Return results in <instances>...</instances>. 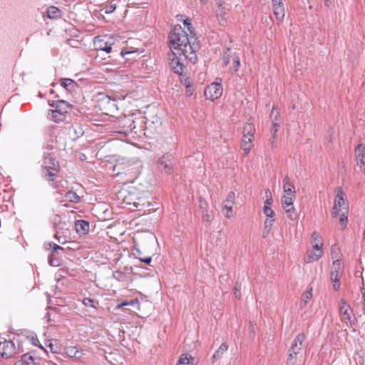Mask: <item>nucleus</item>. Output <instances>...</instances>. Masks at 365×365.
I'll return each mask as SVG.
<instances>
[{
  "instance_id": "f257e3e1",
  "label": "nucleus",
  "mask_w": 365,
  "mask_h": 365,
  "mask_svg": "<svg viewBox=\"0 0 365 365\" xmlns=\"http://www.w3.org/2000/svg\"><path fill=\"white\" fill-rule=\"evenodd\" d=\"M190 35L180 25H175L169 35L170 51L182 53V56L192 63H195L197 46L191 43Z\"/></svg>"
},
{
  "instance_id": "f03ea898",
  "label": "nucleus",
  "mask_w": 365,
  "mask_h": 365,
  "mask_svg": "<svg viewBox=\"0 0 365 365\" xmlns=\"http://www.w3.org/2000/svg\"><path fill=\"white\" fill-rule=\"evenodd\" d=\"M50 106L53 109L48 113V118L56 123H61L66 120V118L71 109V104L63 100L52 101Z\"/></svg>"
},
{
  "instance_id": "7ed1b4c3",
  "label": "nucleus",
  "mask_w": 365,
  "mask_h": 365,
  "mask_svg": "<svg viewBox=\"0 0 365 365\" xmlns=\"http://www.w3.org/2000/svg\"><path fill=\"white\" fill-rule=\"evenodd\" d=\"M335 199L334 202V207L332 209V217H336L339 214V212H346L348 210V205L346 201L344 199L345 194L342 190V188L340 187H337L335 189Z\"/></svg>"
},
{
  "instance_id": "20e7f679",
  "label": "nucleus",
  "mask_w": 365,
  "mask_h": 365,
  "mask_svg": "<svg viewBox=\"0 0 365 365\" xmlns=\"http://www.w3.org/2000/svg\"><path fill=\"white\" fill-rule=\"evenodd\" d=\"M43 168L46 170L45 178L48 180H53L56 173L58 170L59 166L56 159L51 155L48 154L44 157Z\"/></svg>"
},
{
  "instance_id": "39448f33",
  "label": "nucleus",
  "mask_w": 365,
  "mask_h": 365,
  "mask_svg": "<svg viewBox=\"0 0 365 365\" xmlns=\"http://www.w3.org/2000/svg\"><path fill=\"white\" fill-rule=\"evenodd\" d=\"M305 335L303 333L299 334L295 337L289 350L290 352L287 359V365H294L295 364V357L301 351Z\"/></svg>"
},
{
  "instance_id": "423d86ee",
  "label": "nucleus",
  "mask_w": 365,
  "mask_h": 365,
  "mask_svg": "<svg viewBox=\"0 0 365 365\" xmlns=\"http://www.w3.org/2000/svg\"><path fill=\"white\" fill-rule=\"evenodd\" d=\"M283 192L282 203L294 202L296 198L295 187L288 176L283 179Z\"/></svg>"
},
{
  "instance_id": "0eeeda50",
  "label": "nucleus",
  "mask_w": 365,
  "mask_h": 365,
  "mask_svg": "<svg viewBox=\"0 0 365 365\" xmlns=\"http://www.w3.org/2000/svg\"><path fill=\"white\" fill-rule=\"evenodd\" d=\"M339 313L340 316L341 321L344 323L347 324L348 322L350 324L354 323V314L353 311L348 304L346 300L344 298L341 299L340 304L339 305Z\"/></svg>"
},
{
  "instance_id": "6e6552de",
  "label": "nucleus",
  "mask_w": 365,
  "mask_h": 365,
  "mask_svg": "<svg viewBox=\"0 0 365 365\" xmlns=\"http://www.w3.org/2000/svg\"><path fill=\"white\" fill-rule=\"evenodd\" d=\"M16 353L14 343L0 336V356L8 359L14 356Z\"/></svg>"
},
{
  "instance_id": "1a4fd4ad",
  "label": "nucleus",
  "mask_w": 365,
  "mask_h": 365,
  "mask_svg": "<svg viewBox=\"0 0 365 365\" xmlns=\"http://www.w3.org/2000/svg\"><path fill=\"white\" fill-rule=\"evenodd\" d=\"M224 63L225 65L230 64V69L236 72L240 66V53L228 48L224 54Z\"/></svg>"
},
{
  "instance_id": "9d476101",
  "label": "nucleus",
  "mask_w": 365,
  "mask_h": 365,
  "mask_svg": "<svg viewBox=\"0 0 365 365\" xmlns=\"http://www.w3.org/2000/svg\"><path fill=\"white\" fill-rule=\"evenodd\" d=\"M55 235L54 237L61 244H64L66 242V236L68 230V224L65 221L60 220L57 222L56 220L54 223Z\"/></svg>"
},
{
  "instance_id": "9b49d317",
  "label": "nucleus",
  "mask_w": 365,
  "mask_h": 365,
  "mask_svg": "<svg viewBox=\"0 0 365 365\" xmlns=\"http://www.w3.org/2000/svg\"><path fill=\"white\" fill-rule=\"evenodd\" d=\"M182 56V53L173 52V51H170V53H168V61L170 68L176 73L181 74L183 71V64L180 62V56Z\"/></svg>"
},
{
  "instance_id": "f8f14e48",
  "label": "nucleus",
  "mask_w": 365,
  "mask_h": 365,
  "mask_svg": "<svg viewBox=\"0 0 365 365\" xmlns=\"http://www.w3.org/2000/svg\"><path fill=\"white\" fill-rule=\"evenodd\" d=\"M222 87L220 83L215 82L207 86L205 90V96L207 99L214 101L221 96Z\"/></svg>"
},
{
  "instance_id": "ddd939ff",
  "label": "nucleus",
  "mask_w": 365,
  "mask_h": 365,
  "mask_svg": "<svg viewBox=\"0 0 365 365\" xmlns=\"http://www.w3.org/2000/svg\"><path fill=\"white\" fill-rule=\"evenodd\" d=\"M95 49L109 53L112 48V43L107 40L106 36L95 37L93 41Z\"/></svg>"
},
{
  "instance_id": "4468645a",
  "label": "nucleus",
  "mask_w": 365,
  "mask_h": 365,
  "mask_svg": "<svg viewBox=\"0 0 365 365\" xmlns=\"http://www.w3.org/2000/svg\"><path fill=\"white\" fill-rule=\"evenodd\" d=\"M323 253V246L313 245L312 249L307 251V262L310 263L319 260Z\"/></svg>"
},
{
  "instance_id": "2eb2a0df",
  "label": "nucleus",
  "mask_w": 365,
  "mask_h": 365,
  "mask_svg": "<svg viewBox=\"0 0 365 365\" xmlns=\"http://www.w3.org/2000/svg\"><path fill=\"white\" fill-rule=\"evenodd\" d=\"M235 203V193L230 192L224 202L222 212L227 217L232 216V206Z\"/></svg>"
},
{
  "instance_id": "dca6fc26",
  "label": "nucleus",
  "mask_w": 365,
  "mask_h": 365,
  "mask_svg": "<svg viewBox=\"0 0 365 365\" xmlns=\"http://www.w3.org/2000/svg\"><path fill=\"white\" fill-rule=\"evenodd\" d=\"M158 168L166 173H170L173 170V166L170 156L163 155L158 160Z\"/></svg>"
},
{
  "instance_id": "f3484780",
  "label": "nucleus",
  "mask_w": 365,
  "mask_h": 365,
  "mask_svg": "<svg viewBox=\"0 0 365 365\" xmlns=\"http://www.w3.org/2000/svg\"><path fill=\"white\" fill-rule=\"evenodd\" d=\"M357 163L361 170L365 173V145H359L356 148Z\"/></svg>"
},
{
  "instance_id": "a211bd4d",
  "label": "nucleus",
  "mask_w": 365,
  "mask_h": 365,
  "mask_svg": "<svg viewBox=\"0 0 365 365\" xmlns=\"http://www.w3.org/2000/svg\"><path fill=\"white\" fill-rule=\"evenodd\" d=\"M293 203L294 202L282 203V205L286 212L287 217L291 220H296L297 219V213Z\"/></svg>"
},
{
  "instance_id": "6ab92c4d",
  "label": "nucleus",
  "mask_w": 365,
  "mask_h": 365,
  "mask_svg": "<svg viewBox=\"0 0 365 365\" xmlns=\"http://www.w3.org/2000/svg\"><path fill=\"white\" fill-rule=\"evenodd\" d=\"M75 229L80 235H85L89 231V223L85 220H77L75 222Z\"/></svg>"
},
{
  "instance_id": "aec40b11",
  "label": "nucleus",
  "mask_w": 365,
  "mask_h": 365,
  "mask_svg": "<svg viewBox=\"0 0 365 365\" xmlns=\"http://www.w3.org/2000/svg\"><path fill=\"white\" fill-rule=\"evenodd\" d=\"M272 4H273V12H274V16H276V18L278 20H279V21L283 20L284 15H285V11H284V6L282 4V1H279V2H272Z\"/></svg>"
},
{
  "instance_id": "412c9836",
  "label": "nucleus",
  "mask_w": 365,
  "mask_h": 365,
  "mask_svg": "<svg viewBox=\"0 0 365 365\" xmlns=\"http://www.w3.org/2000/svg\"><path fill=\"white\" fill-rule=\"evenodd\" d=\"M21 359L27 365H38L40 363V359L30 353L24 354Z\"/></svg>"
},
{
  "instance_id": "4be33fe9",
  "label": "nucleus",
  "mask_w": 365,
  "mask_h": 365,
  "mask_svg": "<svg viewBox=\"0 0 365 365\" xmlns=\"http://www.w3.org/2000/svg\"><path fill=\"white\" fill-rule=\"evenodd\" d=\"M228 345L227 343H222L217 350L215 351L212 356V363H215L217 360L220 359L223 354L227 350Z\"/></svg>"
},
{
  "instance_id": "5701e85b",
  "label": "nucleus",
  "mask_w": 365,
  "mask_h": 365,
  "mask_svg": "<svg viewBox=\"0 0 365 365\" xmlns=\"http://www.w3.org/2000/svg\"><path fill=\"white\" fill-rule=\"evenodd\" d=\"M253 137L242 135V148L245 155L248 154L252 146Z\"/></svg>"
},
{
  "instance_id": "b1692460",
  "label": "nucleus",
  "mask_w": 365,
  "mask_h": 365,
  "mask_svg": "<svg viewBox=\"0 0 365 365\" xmlns=\"http://www.w3.org/2000/svg\"><path fill=\"white\" fill-rule=\"evenodd\" d=\"M83 133L82 128L78 125H72L69 128L68 135L71 138L76 140L81 136Z\"/></svg>"
},
{
  "instance_id": "393cba45",
  "label": "nucleus",
  "mask_w": 365,
  "mask_h": 365,
  "mask_svg": "<svg viewBox=\"0 0 365 365\" xmlns=\"http://www.w3.org/2000/svg\"><path fill=\"white\" fill-rule=\"evenodd\" d=\"M272 203V197L266 199L264 202V205L263 207V212L266 215L267 217H274V212L271 208V205Z\"/></svg>"
},
{
  "instance_id": "a878e982",
  "label": "nucleus",
  "mask_w": 365,
  "mask_h": 365,
  "mask_svg": "<svg viewBox=\"0 0 365 365\" xmlns=\"http://www.w3.org/2000/svg\"><path fill=\"white\" fill-rule=\"evenodd\" d=\"M66 354L69 357L81 359L83 353L82 350L78 349L76 346H68L66 349Z\"/></svg>"
},
{
  "instance_id": "bb28decb",
  "label": "nucleus",
  "mask_w": 365,
  "mask_h": 365,
  "mask_svg": "<svg viewBox=\"0 0 365 365\" xmlns=\"http://www.w3.org/2000/svg\"><path fill=\"white\" fill-rule=\"evenodd\" d=\"M61 85L68 91H72L77 87L76 83L71 78L61 79Z\"/></svg>"
},
{
  "instance_id": "cd10ccee",
  "label": "nucleus",
  "mask_w": 365,
  "mask_h": 365,
  "mask_svg": "<svg viewBox=\"0 0 365 365\" xmlns=\"http://www.w3.org/2000/svg\"><path fill=\"white\" fill-rule=\"evenodd\" d=\"M194 363V358L187 354H182L178 359V364L176 365H186L192 364Z\"/></svg>"
},
{
  "instance_id": "c85d7f7f",
  "label": "nucleus",
  "mask_w": 365,
  "mask_h": 365,
  "mask_svg": "<svg viewBox=\"0 0 365 365\" xmlns=\"http://www.w3.org/2000/svg\"><path fill=\"white\" fill-rule=\"evenodd\" d=\"M274 222V217H267L264 224V229H263V237H266L267 235L269 233L272 226L273 225V222Z\"/></svg>"
},
{
  "instance_id": "c756f323",
  "label": "nucleus",
  "mask_w": 365,
  "mask_h": 365,
  "mask_svg": "<svg viewBox=\"0 0 365 365\" xmlns=\"http://www.w3.org/2000/svg\"><path fill=\"white\" fill-rule=\"evenodd\" d=\"M340 267V262L339 261H336L333 263V269L331 272V279L332 280V282H339V275L338 269H339Z\"/></svg>"
},
{
  "instance_id": "7c9ffc66",
  "label": "nucleus",
  "mask_w": 365,
  "mask_h": 365,
  "mask_svg": "<svg viewBox=\"0 0 365 365\" xmlns=\"http://www.w3.org/2000/svg\"><path fill=\"white\" fill-rule=\"evenodd\" d=\"M255 127L252 123H246L243 128L242 134L245 136L253 137Z\"/></svg>"
},
{
  "instance_id": "2f4dec72",
  "label": "nucleus",
  "mask_w": 365,
  "mask_h": 365,
  "mask_svg": "<svg viewBox=\"0 0 365 365\" xmlns=\"http://www.w3.org/2000/svg\"><path fill=\"white\" fill-rule=\"evenodd\" d=\"M312 288H309L302 296V302H301L302 306L305 307L307 304L308 302L312 299Z\"/></svg>"
},
{
  "instance_id": "473e14b6",
  "label": "nucleus",
  "mask_w": 365,
  "mask_h": 365,
  "mask_svg": "<svg viewBox=\"0 0 365 365\" xmlns=\"http://www.w3.org/2000/svg\"><path fill=\"white\" fill-rule=\"evenodd\" d=\"M66 199L71 202L78 203L80 202V197L74 192L69 191L65 195Z\"/></svg>"
},
{
  "instance_id": "72a5a7b5",
  "label": "nucleus",
  "mask_w": 365,
  "mask_h": 365,
  "mask_svg": "<svg viewBox=\"0 0 365 365\" xmlns=\"http://www.w3.org/2000/svg\"><path fill=\"white\" fill-rule=\"evenodd\" d=\"M312 243L313 245H317L319 246H323L322 237L317 232H314L311 236Z\"/></svg>"
},
{
  "instance_id": "f704fd0d",
  "label": "nucleus",
  "mask_w": 365,
  "mask_h": 365,
  "mask_svg": "<svg viewBox=\"0 0 365 365\" xmlns=\"http://www.w3.org/2000/svg\"><path fill=\"white\" fill-rule=\"evenodd\" d=\"M60 10L55 6H50L47 9V16L50 19H56L58 16Z\"/></svg>"
},
{
  "instance_id": "c9c22d12",
  "label": "nucleus",
  "mask_w": 365,
  "mask_h": 365,
  "mask_svg": "<svg viewBox=\"0 0 365 365\" xmlns=\"http://www.w3.org/2000/svg\"><path fill=\"white\" fill-rule=\"evenodd\" d=\"M216 4L217 5V9H216V14L217 16H223L226 12L225 11L224 1L223 0H215Z\"/></svg>"
},
{
  "instance_id": "e433bc0d",
  "label": "nucleus",
  "mask_w": 365,
  "mask_h": 365,
  "mask_svg": "<svg viewBox=\"0 0 365 365\" xmlns=\"http://www.w3.org/2000/svg\"><path fill=\"white\" fill-rule=\"evenodd\" d=\"M347 215H348V210H346V212H344L343 211L339 212V214L338 215V216L339 217V220H340L341 225V230H344L346 225V222L348 221Z\"/></svg>"
},
{
  "instance_id": "4c0bfd02",
  "label": "nucleus",
  "mask_w": 365,
  "mask_h": 365,
  "mask_svg": "<svg viewBox=\"0 0 365 365\" xmlns=\"http://www.w3.org/2000/svg\"><path fill=\"white\" fill-rule=\"evenodd\" d=\"M272 125V127L271 128V133L272 134V137L273 140H275L277 138L276 133L278 131V129L279 128V122L273 120Z\"/></svg>"
},
{
  "instance_id": "58836bf2",
  "label": "nucleus",
  "mask_w": 365,
  "mask_h": 365,
  "mask_svg": "<svg viewBox=\"0 0 365 365\" xmlns=\"http://www.w3.org/2000/svg\"><path fill=\"white\" fill-rule=\"evenodd\" d=\"M183 24L185 28H186L187 31L189 32L188 34L190 35L191 38H194V33L193 31L192 30V27L191 25L190 19H185L183 22Z\"/></svg>"
},
{
  "instance_id": "ea45409f",
  "label": "nucleus",
  "mask_w": 365,
  "mask_h": 365,
  "mask_svg": "<svg viewBox=\"0 0 365 365\" xmlns=\"http://www.w3.org/2000/svg\"><path fill=\"white\" fill-rule=\"evenodd\" d=\"M48 346L52 353L57 354L59 352V347L56 341H54V343L51 341H49V344Z\"/></svg>"
},
{
  "instance_id": "a19ab883",
  "label": "nucleus",
  "mask_w": 365,
  "mask_h": 365,
  "mask_svg": "<svg viewBox=\"0 0 365 365\" xmlns=\"http://www.w3.org/2000/svg\"><path fill=\"white\" fill-rule=\"evenodd\" d=\"M83 304L86 306V307H93L95 308V302L90 299V298H84L83 300Z\"/></svg>"
},
{
  "instance_id": "79ce46f5",
  "label": "nucleus",
  "mask_w": 365,
  "mask_h": 365,
  "mask_svg": "<svg viewBox=\"0 0 365 365\" xmlns=\"http://www.w3.org/2000/svg\"><path fill=\"white\" fill-rule=\"evenodd\" d=\"M271 118H272V122H273V120H275V121H279L280 123L279 118V113H278V111L275 110L274 107L272 108V110L271 113Z\"/></svg>"
},
{
  "instance_id": "37998d69",
  "label": "nucleus",
  "mask_w": 365,
  "mask_h": 365,
  "mask_svg": "<svg viewBox=\"0 0 365 365\" xmlns=\"http://www.w3.org/2000/svg\"><path fill=\"white\" fill-rule=\"evenodd\" d=\"M203 220L210 222L213 220V215L212 214L208 213L207 211L203 212L202 215Z\"/></svg>"
},
{
  "instance_id": "c03bdc74",
  "label": "nucleus",
  "mask_w": 365,
  "mask_h": 365,
  "mask_svg": "<svg viewBox=\"0 0 365 365\" xmlns=\"http://www.w3.org/2000/svg\"><path fill=\"white\" fill-rule=\"evenodd\" d=\"M31 343H32L34 345H35V346H37L40 347L41 349H43L46 352L47 351H46V349H44V348H43V347L40 344L39 341H38V338H37V337H34V336L31 337Z\"/></svg>"
},
{
  "instance_id": "a18cd8bd",
  "label": "nucleus",
  "mask_w": 365,
  "mask_h": 365,
  "mask_svg": "<svg viewBox=\"0 0 365 365\" xmlns=\"http://www.w3.org/2000/svg\"><path fill=\"white\" fill-rule=\"evenodd\" d=\"M200 209L202 210V212L207 211L206 209H207V205L206 202H202L200 200Z\"/></svg>"
},
{
  "instance_id": "49530a36",
  "label": "nucleus",
  "mask_w": 365,
  "mask_h": 365,
  "mask_svg": "<svg viewBox=\"0 0 365 365\" xmlns=\"http://www.w3.org/2000/svg\"><path fill=\"white\" fill-rule=\"evenodd\" d=\"M139 259L141 261V262H143L146 264H150L151 260H152V258L150 257H139Z\"/></svg>"
},
{
  "instance_id": "de8ad7c7",
  "label": "nucleus",
  "mask_w": 365,
  "mask_h": 365,
  "mask_svg": "<svg viewBox=\"0 0 365 365\" xmlns=\"http://www.w3.org/2000/svg\"><path fill=\"white\" fill-rule=\"evenodd\" d=\"M115 9V6L110 5L106 9V13H112Z\"/></svg>"
},
{
  "instance_id": "09e8293b",
  "label": "nucleus",
  "mask_w": 365,
  "mask_h": 365,
  "mask_svg": "<svg viewBox=\"0 0 365 365\" xmlns=\"http://www.w3.org/2000/svg\"><path fill=\"white\" fill-rule=\"evenodd\" d=\"M234 294L235 295V297H237L238 299L240 298V289L237 287V286H235L234 288Z\"/></svg>"
},
{
  "instance_id": "8fccbe9b",
  "label": "nucleus",
  "mask_w": 365,
  "mask_h": 365,
  "mask_svg": "<svg viewBox=\"0 0 365 365\" xmlns=\"http://www.w3.org/2000/svg\"><path fill=\"white\" fill-rule=\"evenodd\" d=\"M333 283V287L335 290H339V288H340V284H339V282H332Z\"/></svg>"
},
{
  "instance_id": "3c124183",
  "label": "nucleus",
  "mask_w": 365,
  "mask_h": 365,
  "mask_svg": "<svg viewBox=\"0 0 365 365\" xmlns=\"http://www.w3.org/2000/svg\"><path fill=\"white\" fill-rule=\"evenodd\" d=\"M53 250H62L63 248L56 244H53Z\"/></svg>"
},
{
  "instance_id": "603ef678",
  "label": "nucleus",
  "mask_w": 365,
  "mask_h": 365,
  "mask_svg": "<svg viewBox=\"0 0 365 365\" xmlns=\"http://www.w3.org/2000/svg\"><path fill=\"white\" fill-rule=\"evenodd\" d=\"M265 195H266V197H267V198H269V197H271V192H270V191H269V190H266V192H265Z\"/></svg>"
},
{
  "instance_id": "864d4df0",
  "label": "nucleus",
  "mask_w": 365,
  "mask_h": 365,
  "mask_svg": "<svg viewBox=\"0 0 365 365\" xmlns=\"http://www.w3.org/2000/svg\"><path fill=\"white\" fill-rule=\"evenodd\" d=\"M14 365H27V364L24 363L23 359H21L19 361L16 362Z\"/></svg>"
},
{
  "instance_id": "5fc2aeb1",
  "label": "nucleus",
  "mask_w": 365,
  "mask_h": 365,
  "mask_svg": "<svg viewBox=\"0 0 365 365\" xmlns=\"http://www.w3.org/2000/svg\"><path fill=\"white\" fill-rule=\"evenodd\" d=\"M128 304H129V303H128V302H123V303H121V304H118V305L117 306V307H118V308H120V307H123V306L128 305Z\"/></svg>"
},
{
  "instance_id": "6e6d98bb",
  "label": "nucleus",
  "mask_w": 365,
  "mask_h": 365,
  "mask_svg": "<svg viewBox=\"0 0 365 365\" xmlns=\"http://www.w3.org/2000/svg\"><path fill=\"white\" fill-rule=\"evenodd\" d=\"M133 205H134L135 207H138V205H139V202H133Z\"/></svg>"
},
{
  "instance_id": "4d7b16f0",
  "label": "nucleus",
  "mask_w": 365,
  "mask_h": 365,
  "mask_svg": "<svg viewBox=\"0 0 365 365\" xmlns=\"http://www.w3.org/2000/svg\"><path fill=\"white\" fill-rule=\"evenodd\" d=\"M325 4H326V6H329V0H325Z\"/></svg>"
},
{
  "instance_id": "13d9d810",
  "label": "nucleus",
  "mask_w": 365,
  "mask_h": 365,
  "mask_svg": "<svg viewBox=\"0 0 365 365\" xmlns=\"http://www.w3.org/2000/svg\"><path fill=\"white\" fill-rule=\"evenodd\" d=\"M200 1H201L202 4H206V3H207V0H200Z\"/></svg>"
},
{
  "instance_id": "bf43d9fd",
  "label": "nucleus",
  "mask_w": 365,
  "mask_h": 365,
  "mask_svg": "<svg viewBox=\"0 0 365 365\" xmlns=\"http://www.w3.org/2000/svg\"><path fill=\"white\" fill-rule=\"evenodd\" d=\"M49 264H50L51 265H53V262H52L51 259H49Z\"/></svg>"
}]
</instances>
